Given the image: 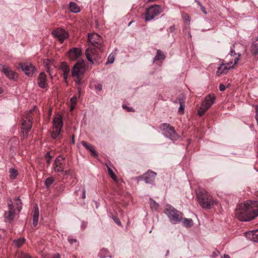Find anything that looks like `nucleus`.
I'll return each instance as SVG.
<instances>
[{
	"label": "nucleus",
	"mask_w": 258,
	"mask_h": 258,
	"mask_svg": "<svg viewBox=\"0 0 258 258\" xmlns=\"http://www.w3.org/2000/svg\"><path fill=\"white\" fill-rule=\"evenodd\" d=\"M52 34L56 37L61 43H63L64 40L68 38L69 34L64 29L58 28L52 32Z\"/></svg>",
	"instance_id": "nucleus-11"
},
{
	"label": "nucleus",
	"mask_w": 258,
	"mask_h": 258,
	"mask_svg": "<svg viewBox=\"0 0 258 258\" xmlns=\"http://www.w3.org/2000/svg\"><path fill=\"white\" fill-rule=\"evenodd\" d=\"M88 40L91 46L94 47L100 51H103V41L100 35L97 33L89 34Z\"/></svg>",
	"instance_id": "nucleus-5"
},
{
	"label": "nucleus",
	"mask_w": 258,
	"mask_h": 258,
	"mask_svg": "<svg viewBox=\"0 0 258 258\" xmlns=\"http://www.w3.org/2000/svg\"><path fill=\"white\" fill-rule=\"evenodd\" d=\"M150 205L151 208L154 210H156L159 207V204L152 198L150 199Z\"/></svg>",
	"instance_id": "nucleus-31"
},
{
	"label": "nucleus",
	"mask_w": 258,
	"mask_h": 258,
	"mask_svg": "<svg viewBox=\"0 0 258 258\" xmlns=\"http://www.w3.org/2000/svg\"><path fill=\"white\" fill-rule=\"evenodd\" d=\"M255 119L257 121V123L258 124V113L256 112L255 115Z\"/></svg>",
	"instance_id": "nucleus-57"
},
{
	"label": "nucleus",
	"mask_w": 258,
	"mask_h": 258,
	"mask_svg": "<svg viewBox=\"0 0 258 258\" xmlns=\"http://www.w3.org/2000/svg\"><path fill=\"white\" fill-rule=\"evenodd\" d=\"M179 103L180 104V106L178 108V112L180 114H183L184 113V100L182 98H179Z\"/></svg>",
	"instance_id": "nucleus-29"
},
{
	"label": "nucleus",
	"mask_w": 258,
	"mask_h": 258,
	"mask_svg": "<svg viewBox=\"0 0 258 258\" xmlns=\"http://www.w3.org/2000/svg\"><path fill=\"white\" fill-rule=\"evenodd\" d=\"M70 11L74 13H77L80 12L81 9L79 6L74 2H71L69 4Z\"/></svg>",
	"instance_id": "nucleus-25"
},
{
	"label": "nucleus",
	"mask_w": 258,
	"mask_h": 258,
	"mask_svg": "<svg viewBox=\"0 0 258 258\" xmlns=\"http://www.w3.org/2000/svg\"><path fill=\"white\" fill-rule=\"evenodd\" d=\"M255 112L258 113V105L255 106Z\"/></svg>",
	"instance_id": "nucleus-60"
},
{
	"label": "nucleus",
	"mask_w": 258,
	"mask_h": 258,
	"mask_svg": "<svg viewBox=\"0 0 258 258\" xmlns=\"http://www.w3.org/2000/svg\"><path fill=\"white\" fill-rule=\"evenodd\" d=\"M61 157V156H59L58 157H57L54 160V161L53 164H56V163H60L62 161V160H64L65 158L64 157H61V159H59V158Z\"/></svg>",
	"instance_id": "nucleus-39"
},
{
	"label": "nucleus",
	"mask_w": 258,
	"mask_h": 258,
	"mask_svg": "<svg viewBox=\"0 0 258 258\" xmlns=\"http://www.w3.org/2000/svg\"><path fill=\"white\" fill-rule=\"evenodd\" d=\"M86 71L84 61L77 62L72 69V75L74 76H83Z\"/></svg>",
	"instance_id": "nucleus-7"
},
{
	"label": "nucleus",
	"mask_w": 258,
	"mask_h": 258,
	"mask_svg": "<svg viewBox=\"0 0 258 258\" xmlns=\"http://www.w3.org/2000/svg\"><path fill=\"white\" fill-rule=\"evenodd\" d=\"M240 56V54L239 53H238V57H236L235 58V60H234L235 63H237V61L239 59Z\"/></svg>",
	"instance_id": "nucleus-53"
},
{
	"label": "nucleus",
	"mask_w": 258,
	"mask_h": 258,
	"mask_svg": "<svg viewBox=\"0 0 258 258\" xmlns=\"http://www.w3.org/2000/svg\"><path fill=\"white\" fill-rule=\"evenodd\" d=\"M76 78L74 80L76 83L80 84L81 83L82 76H75Z\"/></svg>",
	"instance_id": "nucleus-43"
},
{
	"label": "nucleus",
	"mask_w": 258,
	"mask_h": 258,
	"mask_svg": "<svg viewBox=\"0 0 258 258\" xmlns=\"http://www.w3.org/2000/svg\"><path fill=\"white\" fill-rule=\"evenodd\" d=\"M82 199L86 198V190L84 188H83V191H82Z\"/></svg>",
	"instance_id": "nucleus-51"
},
{
	"label": "nucleus",
	"mask_w": 258,
	"mask_h": 258,
	"mask_svg": "<svg viewBox=\"0 0 258 258\" xmlns=\"http://www.w3.org/2000/svg\"><path fill=\"white\" fill-rule=\"evenodd\" d=\"M68 241H69V242L71 244H72L73 242H77V239H73V238H69V239H68Z\"/></svg>",
	"instance_id": "nucleus-52"
},
{
	"label": "nucleus",
	"mask_w": 258,
	"mask_h": 258,
	"mask_svg": "<svg viewBox=\"0 0 258 258\" xmlns=\"http://www.w3.org/2000/svg\"><path fill=\"white\" fill-rule=\"evenodd\" d=\"M208 109L209 108H208L207 106H206L202 103L201 106L198 110V115L200 116H202Z\"/></svg>",
	"instance_id": "nucleus-28"
},
{
	"label": "nucleus",
	"mask_w": 258,
	"mask_h": 258,
	"mask_svg": "<svg viewBox=\"0 0 258 258\" xmlns=\"http://www.w3.org/2000/svg\"><path fill=\"white\" fill-rule=\"evenodd\" d=\"M219 254V252L218 250H214L212 253V256L213 257V258L217 257L218 256Z\"/></svg>",
	"instance_id": "nucleus-41"
},
{
	"label": "nucleus",
	"mask_w": 258,
	"mask_h": 258,
	"mask_svg": "<svg viewBox=\"0 0 258 258\" xmlns=\"http://www.w3.org/2000/svg\"><path fill=\"white\" fill-rule=\"evenodd\" d=\"M81 143L84 147H85L87 150H89L91 153L92 156L94 157L97 156V153L94 147L92 145L84 141H82Z\"/></svg>",
	"instance_id": "nucleus-20"
},
{
	"label": "nucleus",
	"mask_w": 258,
	"mask_h": 258,
	"mask_svg": "<svg viewBox=\"0 0 258 258\" xmlns=\"http://www.w3.org/2000/svg\"><path fill=\"white\" fill-rule=\"evenodd\" d=\"M54 179L53 177H48L45 180V185L47 187V188H49L51 184H52V183L54 182Z\"/></svg>",
	"instance_id": "nucleus-33"
},
{
	"label": "nucleus",
	"mask_w": 258,
	"mask_h": 258,
	"mask_svg": "<svg viewBox=\"0 0 258 258\" xmlns=\"http://www.w3.org/2000/svg\"><path fill=\"white\" fill-rule=\"evenodd\" d=\"M96 89L98 90H102V86L100 84H99L98 85L96 86Z\"/></svg>",
	"instance_id": "nucleus-54"
},
{
	"label": "nucleus",
	"mask_w": 258,
	"mask_h": 258,
	"mask_svg": "<svg viewBox=\"0 0 258 258\" xmlns=\"http://www.w3.org/2000/svg\"><path fill=\"white\" fill-rule=\"evenodd\" d=\"M251 51L253 55H258V37L252 42L251 46Z\"/></svg>",
	"instance_id": "nucleus-23"
},
{
	"label": "nucleus",
	"mask_w": 258,
	"mask_h": 258,
	"mask_svg": "<svg viewBox=\"0 0 258 258\" xmlns=\"http://www.w3.org/2000/svg\"><path fill=\"white\" fill-rule=\"evenodd\" d=\"M87 226V222L85 221H82L81 225V227L82 229H85Z\"/></svg>",
	"instance_id": "nucleus-42"
},
{
	"label": "nucleus",
	"mask_w": 258,
	"mask_h": 258,
	"mask_svg": "<svg viewBox=\"0 0 258 258\" xmlns=\"http://www.w3.org/2000/svg\"><path fill=\"white\" fill-rule=\"evenodd\" d=\"M189 18V17L187 15H186V17H185V19L186 20H188Z\"/></svg>",
	"instance_id": "nucleus-61"
},
{
	"label": "nucleus",
	"mask_w": 258,
	"mask_h": 258,
	"mask_svg": "<svg viewBox=\"0 0 258 258\" xmlns=\"http://www.w3.org/2000/svg\"><path fill=\"white\" fill-rule=\"evenodd\" d=\"M166 58V56L163 53V51H162L160 49H158L157 50L156 55L154 57L153 59V62H154L156 61L159 60H164Z\"/></svg>",
	"instance_id": "nucleus-24"
},
{
	"label": "nucleus",
	"mask_w": 258,
	"mask_h": 258,
	"mask_svg": "<svg viewBox=\"0 0 258 258\" xmlns=\"http://www.w3.org/2000/svg\"><path fill=\"white\" fill-rule=\"evenodd\" d=\"M223 64H221L218 68V70H217V74L218 75H220V74H221L222 73H220V72L222 71V69L223 68Z\"/></svg>",
	"instance_id": "nucleus-47"
},
{
	"label": "nucleus",
	"mask_w": 258,
	"mask_h": 258,
	"mask_svg": "<svg viewBox=\"0 0 258 258\" xmlns=\"http://www.w3.org/2000/svg\"><path fill=\"white\" fill-rule=\"evenodd\" d=\"M169 250H167L166 251V256H167L169 254Z\"/></svg>",
	"instance_id": "nucleus-64"
},
{
	"label": "nucleus",
	"mask_w": 258,
	"mask_h": 258,
	"mask_svg": "<svg viewBox=\"0 0 258 258\" xmlns=\"http://www.w3.org/2000/svg\"><path fill=\"white\" fill-rule=\"evenodd\" d=\"M60 132H61L60 130L54 128V127H53L52 131L51 132V137L53 139H56L58 136V135L60 134Z\"/></svg>",
	"instance_id": "nucleus-32"
},
{
	"label": "nucleus",
	"mask_w": 258,
	"mask_h": 258,
	"mask_svg": "<svg viewBox=\"0 0 258 258\" xmlns=\"http://www.w3.org/2000/svg\"><path fill=\"white\" fill-rule=\"evenodd\" d=\"M122 107L123 108H124V109H126V108L127 109V107L126 105H122Z\"/></svg>",
	"instance_id": "nucleus-63"
},
{
	"label": "nucleus",
	"mask_w": 258,
	"mask_h": 258,
	"mask_svg": "<svg viewBox=\"0 0 258 258\" xmlns=\"http://www.w3.org/2000/svg\"><path fill=\"white\" fill-rule=\"evenodd\" d=\"M81 55V50L79 48H74L68 52V55L72 60L77 59Z\"/></svg>",
	"instance_id": "nucleus-15"
},
{
	"label": "nucleus",
	"mask_w": 258,
	"mask_h": 258,
	"mask_svg": "<svg viewBox=\"0 0 258 258\" xmlns=\"http://www.w3.org/2000/svg\"><path fill=\"white\" fill-rule=\"evenodd\" d=\"M96 48L89 47L86 50L85 54L87 59L91 64H94V60L98 61L101 58L99 54L97 53Z\"/></svg>",
	"instance_id": "nucleus-8"
},
{
	"label": "nucleus",
	"mask_w": 258,
	"mask_h": 258,
	"mask_svg": "<svg viewBox=\"0 0 258 258\" xmlns=\"http://www.w3.org/2000/svg\"><path fill=\"white\" fill-rule=\"evenodd\" d=\"M0 70L9 79L12 80L14 78L15 73L9 67L3 66Z\"/></svg>",
	"instance_id": "nucleus-18"
},
{
	"label": "nucleus",
	"mask_w": 258,
	"mask_h": 258,
	"mask_svg": "<svg viewBox=\"0 0 258 258\" xmlns=\"http://www.w3.org/2000/svg\"><path fill=\"white\" fill-rule=\"evenodd\" d=\"M161 13V7L158 5H154L149 7L145 14V20L150 21Z\"/></svg>",
	"instance_id": "nucleus-6"
},
{
	"label": "nucleus",
	"mask_w": 258,
	"mask_h": 258,
	"mask_svg": "<svg viewBox=\"0 0 258 258\" xmlns=\"http://www.w3.org/2000/svg\"><path fill=\"white\" fill-rule=\"evenodd\" d=\"M219 90L221 91H223L225 90L226 89V87L224 85H223V84H220V85H219Z\"/></svg>",
	"instance_id": "nucleus-46"
},
{
	"label": "nucleus",
	"mask_w": 258,
	"mask_h": 258,
	"mask_svg": "<svg viewBox=\"0 0 258 258\" xmlns=\"http://www.w3.org/2000/svg\"><path fill=\"white\" fill-rule=\"evenodd\" d=\"M221 258H230V257L229 255L225 254Z\"/></svg>",
	"instance_id": "nucleus-56"
},
{
	"label": "nucleus",
	"mask_w": 258,
	"mask_h": 258,
	"mask_svg": "<svg viewBox=\"0 0 258 258\" xmlns=\"http://www.w3.org/2000/svg\"><path fill=\"white\" fill-rule=\"evenodd\" d=\"M53 126L54 128H56L61 130L62 127V120L60 116L55 117L53 119Z\"/></svg>",
	"instance_id": "nucleus-22"
},
{
	"label": "nucleus",
	"mask_w": 258,
	"mask_h": 258,
	"mask_svg": "<svg viewBox=\"0 0 258 258\" xmlns=\"http://www.w3.org/2000/svg\"><path fill=\"white\" fill-rule=\"evenodd\" d=\"M75 106H73V104H71V107H70L71 110H74L75 107Z\"/></svg>",
	"instance_id": "nucleus-58"
},
{
	"label": "nucleus",
	"mask_w": 258,
	"mask_h": 258,
	"mask_svg": "<svg viewBox=\"0 0 258 258\" xmlns=\"http://www.w3.org/2000/svg\"><path fill=\"white\" fill-rule=\"evenodd\" d=\"M10 178L11 179H14L16 178L18 175V171L16 169L14 168H10L9 170Z\"/></svg>",
	"instance_id": "nucleus-30"
},
{
	"label": "nucleus",
	"mask_w": 258,
	"mask_h": 258,
	"mask_svg": "<svg viewBox=\"0 0 258 258\" xmlns=\"http://www.w3.org/2000/svg\"><path fill=\"white\" fill-rule=\"evenodd\" d=\"M107 168H108V174L110 175V176L113 179H115L116 178V175H115V174L114 173L113 171H112V170L108 166L107 167Z\"/></svg>",
	"instance_id": "nucleus-36"
},
{
	"label": "nucleus",
	"mask_w": 258,
	"mask_h": 258,
	"mask_svg": "<svg viewBox=\"0 0 258 258\" xmlns=\"http://www.w3.org/2000/svg\"><path fill=\"white\" fill-rule=\"evenodd\" d=\"M45 157L46 159V163L47 164V166H48L51 163L52 156H51L49 152H47L45 155Z\"/></svg>",
	"instance_id": "nucleus-35"
},
{
	"label": "nucleus",
	"mask_w": 258,
	"mask_h": 258,
	"mask_svg": "<svg viewBox=\"0 0 258 258\" xmlns=\"http://www.w3.org/2000/svg\"><path fill=\"white\" fill-rule=\"evenodd\" d=\"M103 252H105L104 253V256H102V257H104L107 254V253H108V251L105 249H102L101 250L100 252V253L99 254L100 255H101V254L103 253ZM101 256L102 257V255H101Z\"/></svg>",
	"instance_id": "nucleus-45"
},
{
	"label": "nucleus",
	"mask_w": 258,
	"mask_h": 258,
	"mask_svg": "<svg viewBox=\"0 0 258 258\" xmlns=\"http://www.w3.org/2000/svg\"><path fill=\"white\" fill-rule=\"evenodd\" d=\"M235 215L240 221H248L258 215V201H247L237 206Z\"/></svg>",
	"instance_id": "nucleus-1"
},
{
	"label": "nucleus",
	"mask_w": 258,
	"mask_h": 258,
	"mask_svg": "<svg viewBox=\"0 0 258 258\" xmlns=\"http://www.w3.org/2000/svg\"><path fill=\"white\" fill-rule=\"evenodd\" d=\"M159 129L162 132L163 135L172 141H176L179 138V136L176 132L174 127L168 123H163L159 126Z\"/></svg>",
	"instance_id": "nucleus-4"
},
{
	"label": "nucleus",
	"mask_w": 258,
	"mask_h": 258,
	"mask_svg": "<svg viewBox=\"0 0 258 258\" xmlns=\"http://www.w3.org/2000/svg\"><path fill=\"white\" fill-rule=\"evenodd\" d=\"M60 69L63 71V78L64 79L67 81L68 77L69 76V75L70 74V67L68 66V64L66 63L65 61L61 62L60 64Z\"/></svg>",
	"instance_id": "nucleus-19"
},
{
	"label": "nucleus",
	"mask_w": 258,
	"mask_h": 258,
	"mask_svg": "<svg viewBox=\"0 0 258 258\" xmlns=\"http://www.w3.org/2000/svg\"><path fill=\"white\" fill-rule=\"evenodd\" d=\"M25 241L24 238L17 239L14 240V243L17 247H20L24 243Z\"/></svg>",
	"instance_id": "nucleus-34"
},
{
	"label": "nucleus",
	"mask_w": 258,
	"mask_h": 258,
	"mask_svg": "<svg viewBox=\"0 0 258 258\" xmlns=\"http://www.w3.org/2000/svg\"><path fill=\"white\" fill-rule=\"evenodd\" d=\"M114 61V56L111 54H110L108 57L107 61L106 62V64H108L109 63H112Z\"/></svg>",
	"instance_id": "nucleus-37"
},
{
	"label": "nucleus",
	"mask_w": 258,
	"mask_h": 258,
	"mask_svg": "<svg viewBox=\"0 0 258 258\" xmlns=\"http://www.w3.org/2000/svg\"><path fill=\"white\" fill-rule=\"evenodd\" d=\"M77 98L76 96H73L70 100L71 104L73 106H76L77 103Z\"/></svg>",
	"instance_id": "nucleus-40"
},
{
	"label": "nucleus",
	"mask_w": 258,
	"mask_h": 258,
	"mask_svg": "<svg viewBox=\"0 0 258 258\" xmlns=\"http://www.w3.org/2000/svg\"><path fill=\"white\" fill-rule=\"evenodd\" d=\"M169 30L171 33L174 32L175 30V26L173 25L170 26L169 28Z\"/></svg>",
	"instance_id": "nucleus-49"
},
{
	"label": "nucleus",
	"mask_w": 258,
	"mask_h": 258,
	"mask_svg": "<svg viewBox=\"0 0 258 258\" xmlns=\"http://www.w3.org/2000/svg\"><path fill=\"white\" fill-rule=\"evenodd\" d=\"M246 236L253 241L258 242V229L248 232L246 233Z\"/></svg>",
	"instance_id": "nucleus-21"
},
{
	"label": "nucleus",
	"mask_w": 258,
	"mask_h": 258,
	"mask_svg": "<svg viewBox=\"0 0 258 258\" xmlns=\"http://www.w3.org/2000/svg\"><path fill=\"white\" fill-rule=\"evenodd\" d=\"M32 118L29 117L28 122L25 120H23V121L22 122V127L21 128V132L23 134L24 138H27L28 135V132L31 129L32 125Z\"/></svg>",
	"instance_id": "nucleus-13"
},
{
	"label": "nucleus",
	"mask_w": 258,
	"mask_h": 258,
	"mask_svg": "<svg viewBox=\"0 0 258 258\" xmlns=\"http://www.w3.org/2000/svg\"><path fill=\"white\" fill-rule=\"evenodd\" d=\"M216 99V97L215 94H211L207 95L205 98L204 101L202 102V103L207 106L208 108H210L211 106L214 104L215 102Z\"/></svg>",
	"instance_id": "nucleus-16"
},
{
	"label": "nucleus",
	"mask_w": 258,
	"mask_h": 258,
	"mask_svg": "<svg viewBox=\"0 0 258 258\" xmlns=\"http://www.w3.org/2000/svg\"><path fill=\"white\" fill-rule=\"evenodd\" d=\"M18 66L28 77H32L36 70L35 67L28 62H20L18 64Z\"/></svg>",
	"instance_id": "nucleus-12"
},
{
	"label": "nucleus",
	"mask_w": 258,
	"mask_h": 258,
	"mask_svg": "<svg viewBox=\"0 0 258 258\" xmlns=\"http://www.w3.org/2000/svg\"><path fill=\"white\" fill-rule=\"evenodd\" d=\"M53 258H60V255L59 253L55 254Z\"/></svg>",
	"instance_id": "nucleus-55"
},
{
	"label": "nucleus",
	"mask_w": 258,
	"mask_h": 258,
	"mask_svg": "<svg viewBox=\"0 0 258 258\" xmlns=\"http://www.w3.org/2000/svg\"><path fill=\"white\" fill-rule=\"evenodd\" d=\"M53 170L55 172H63V163L62 162L56 164H53Z\"/></svg>",
	"instance_id": "nucleus-27"
},
{
	"label": "nucleus",
	"mask_w": 258,
	"mask_h": 258,
	"mask_svg": "<svg viewBox=\"0 0 258 258\" xmlns=\"http://www.w3.org/2000/svg\"><path fill=\"white\" fill-rule=\"evenodd\" d=\"M164 213L168 217L169 221L173 224H176L182 220L183 214L170 205L165 206Z\"/></svg>",
	"instance_id": "nucleus-3"
},
{
	"label": "nucleus",
	"mask_w": 258,
	"mask_h": 258,
	"mask_svg": "<svg viewBox=\"0 0 258 258\" xmlns=\"http://www.w3.org/2000/svg\"><path fill=\"white\" fill-rule=\"evenodd\" d=\"M180 222H182L183 226L187 228L191 227L194 225L193 220L189 218H182V220Z\"/></svg>",
	"instance_id": "nucleus-26"
},
{
	"label": "nucleus",
	"mask_w": 258,
	"mask_h": 258,
	"mask_svg": "<svg viewBox=\"0 0 258 258\" xmlns=\"http://www.w3.org/2000/svg\"><path fill=\"white\" fill-rule=\"evenodd\" d=\"M198 203L203 208L211 209L213 205V200L210 194L203 189L197 191Z\"/></svg>",
	"instance_id": "nucleus-2"
},
{
	"label": "nucleus",
	"mask_w": 258,
	"mask_h": 258,
	"mask_svg": "<svg viewBox=\"0 0 258 258\" xmlns=\"http://www.w3.org/2000/svg\"><path fill=\"white\" fill-rule=\"evenodd\" d=\"M38 85L41 88L44 89L47 86V76L44 72H41L38 77Z\"/></svg>",
	"instance_id": "nucleus-14"
},
{
	"label": "nucleus",
	"mask_w": 258,
	"mask_h": 258,
	"mask_svg": "<svg viewBox=\"0 0 258 258\" xmlns=\"http://www.w3.org/2000/svg\"><path fill=\"white\" fill-rule=\"evenodd\" d=\"M178 102H179V98H178L177 100L174 101V103H177Z\"/></svg>",
	"instance_id": "nucleus-62"
},
{
	"label": "nucleus",
	"mask_w": 258,
	"mask_h": 258,
	"mask_svg": "<svg viewBox=\"0 0 258 258\" xmlns=\"http://www.w3.org/2000/svg\"><path fill=\"white\" fill-rule=\"evenodd\" d=\"M113 220L114 221H115V222L118 225H120L121 224V222L119 220V219H118L117 217H114V218H113Z\"/></svg>",
	"instance_id": "nucleus-48"
},
{
	"label": "nucleus",
	"mask_w": 258,
	"mask_h": 258,
	"mask_svg": "<svg viewBox=\"0 0 258 258\" xmlns=\"http://www.w3.org/2000/svg\"><path fill=\"white\" fill-rule=\"evenodd\" d=\"M228 69L227 68V67L223 64V67L222 69V71L220 72V73H226L227 70Z\"/></svg>",
	"instance_id": "nucleus-44"
},
{
	"label": "nucleus",
	"mask_w": 258,
	"mask_h": 258,
	"mask_svg": "<svg viewBox=\"0 0 258 258\" xmlns=\"http://www.w3.org/2000/svg\"><path fill=\"white\" fill-rule=\"evenodd\" d=\"M229 54L231 56H234L235 55H236L237 54L235 52V50L234 49H231Z\"/></svg>",
	"instance_id": "nucleus-50"
},
{
	"label": "nucleus",
	"mask_w": 258,
	"mask_h": 258,
	"mask_svg": "<svg viewBox=\"0 0 258 258\" xmlns=\"http://www.w3.org/2000/svg\"><path fill=\"white\" fill-rule=\"evenodd\" d=\"M157 173L152 170H148L143 175L137 177L139 181L144 180L146 183L153 184L154 182Z\"/></svg>",
	"instance_id": "nucleus-10"
},
{
	"label": "nucleus",
	"mask_w": 258,
	"mask_h": 258,
	"mask_svg": "<svg viewBox=\"0 0 258 258\" xmlns=\"http://www.w3.org/2000/svg\"><path fill=\"white\" fill-rule=\"evenodd\" d=\"M8 211L5 212L4 217L6 222H11L13 221L15 217V210L10 199L8 200Z\"/></svg>",
	"instance_id": "nucleus-9"
},
{
	"label": "nucleus",
	"mask_w": 258,
	"mask_h": 258,
	"mask_svg": "<svg viewBox=\"0 0 258 258\" xmlns=\"http://www.w3.org/2000/svg\"><path fill=\"white\" fill-rule=\"evenodd\" d=\"M127 109H128V111H134V109L132 107H131V108L127 107Z\"/></svg>",
	"instance_id": "nucleus-59"
},
{
	"label": "nucleus",
	"mask_w": 258,
	"mask_h": 258,
	"mask_svg": "<svg viewBox=\"0 0 258 258\" xmlns=\"http://www.w3.org/2000/svg\"><path fill=\"white\" fill-rule=\"evenodd\" d=\"M39 217V211L38 205L35 204L33 210V225L36 227L38 225Z\"/></svg>",
	"instance_id": "nucleus-17"
},
{
	"label": "nucleus",
	"mask_w": 258,
	"mask_h": 258,
	"mask_svg": "<svg viewBox=\"0 0 258 258\" xmlns=\"http://www.w3.org/2000/svg\"><path fill=\"white\" fill-rule=\"evenodd\" d=\"M197 4L200 7L201 10L202 11V12L204 14H207V12L206 8L201 5V3L199 1H197Z\"/></svg>",
	"instance_id": "nucleus-38"
}]
</instances>
